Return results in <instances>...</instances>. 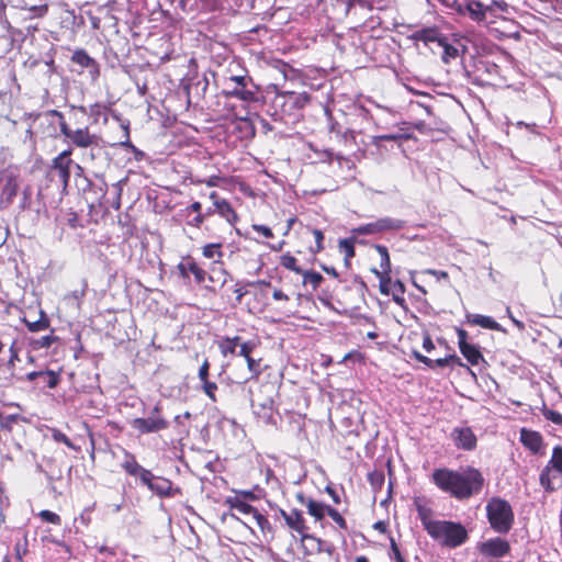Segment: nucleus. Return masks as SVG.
Masks as SVG:
<instances>
[{
  "label": "nucleus",
  "instance_id": "obj_1",
  "mask_svg": "<svg viewBox=\"0 0 562 562\" xmlns=\"http://www.w3.org/2000/svg\"><path fill=\"white\" fill-rule=\"evenodd\" d=\"M432 481L441 491L457 499H468L479 495L485 483L483 474L472 467L462 471L437 469L432 473Z\"/></svg>",
  "mask_w": 562,
  "mask_h": 562
},
{
  "label": "nucleus",
  "instance_id": "obj_2",
  "mask_svg": "<svg viewBox=\"0 0 562 562\" xmlns=\"http://www.w3.org/2000/svg\"><path fill=\"white\" fill-rule=\"evenodd\" d=\"M418 513L425 530L440 546L454 549L468 540V531L460 522L431 519L424 509Z\"/></svg>",
  "mask_w": 562,
  "mask_h": 562
},
{
  "label": "nucleus",
  "instance_id": "obj_3",
  "mask_svg": "<svg viewBox=\"0 0 562 562\" xmlns=\"http://www.w3.org/2000/svg\"><path fill=\"white\" fill-rule=\"evenodd\" d=\"M485 509L488 524L495 532L506 535L510 531L515 514L508 501L494 496L487 501Z\"/></svg>",
  "mask_w": 562,
  "mask_h": 562
},
{
  "label": "nucleus",
  "instance_id": "obj_4",
  "mask_svg": "<svg viewBox=\"0 0 562 562\" xmlns=\"http://www.w3.org/2000/svg\"><path fill=\"white\" fill-rule=\"evenodd\" d=\"M540 485L546 492L552 493L562 486V447L553 448L552 457L539 476Z\"/></svg>",
  "mask_w": 562,
  "mask_h": 562
},
{
  "label": "nucleus",
  "instance_id": "obj_5",
  "mask_svg": "<svg viewBox=\"0 0 562 562\" xmlns=\"http://www.w3.org/2000/svg\"><path fill=\"white\" fill-rule=\"evenodd\" d=\"M131 427L140 435L159 432L169 428V422L164 417L161 406L157 403L146 417H137L131 422Z\"/></svg>",
  "mask_w": 562,
  "mask_h": 562
},
{
  "label": "nucleus",
  "instance_id": "obj_6",
  "mask_svg": "<svg viewBox=\"0 0 562 562\" xmlns=\"http://www.w3.org/2000/svg\"><path fill=\"white\" fill-rule=\"evenodd\" d=\"M53 113L61 120L59 122L60 132L74 146L79 148H88L90 145L101 138V136L97 134H91L88 127L76 130L70 128L68 124L63 120L64 116L60 112L55 110Z\"/></svg>",
  "mask_w": 562,
  "mask_h": 562
},
{
  "label": "nucleus",
  "instance_id": "obj_7",
  "mask_svg": "<svg viewBox=\"0 0 562 562\" xmlns=\"http://www.w3.org/2000/svg\"><path fill=\"white\" fill-rule=\"evenodd\" d=\"M405 225L406 222L403 220L385 216L380 217L371 223L360 225L355 228L353 232L358 235H374L386 232H398L403 229Z\"/></svg>",
  "mask_w": 562,
  "mask_h": 562
},
{
  "label": "nucleus",
  "instance_id": "obj_8",
  "mask_svg": "<svg viewBox=\"0 0 562 562\" xmlns=\"http://www.w3.org/2000/svg\"><path fill=\"white\" fill-rule=\"evenodd\" d=\"M121 465L127 474L137 477L143 485L150 490V486H153L156 475H154L150 470L143 468L136 461L134 454L125 451V459Z\"/></svg>",
  "mask_w": 562,
  "mask_h": 562
},
{
  "label": "nucleus",
  "instance_id": "obj_9",
  "mask_svg": "<svg viewBox=\"0 0 562 562\" xmlns=\"http://www.w3.org/2000/svg\"><path fill=\"white\" fill-rule=\"evenodd\" d=\"M71 149L61 151L58 156L53 159L52 172L57 178L58 182L67 188L70 179V166L74 164L71 158Z\"/></svg>",
  "mask_w": 562,
  "mask_h": 562
},
{
  "label": "nucleus",
  "instance_id": "obj_10",
  "mask_svg": "<svg viewBox=\"0 0 562 562\" xmlns=\"http://www.w3.org/2000/svg\"><path fill=\"white\" fill-rule=\"evenodd\" d=\"M286 525L295 530L296 532L301 533L302 540H308L316 544L315 550L317 552L322 551L323 541L319 538H316L312 535L306 533L307 527L305 525V520L303 518V515L300 510L293 509L289 513V517H285Z\"/></svg>",
  "mask_w": 562,
  "mask_h": 562
},
{
  "label": "nucleus",
  "instance_id": "obj_11",
  "mask_svg": "<svg viewBox=\"0 0 562 562\" xmlns=\"http://www.w3.org/2000/svg\"><path fill=\"white\" fill-rule=\"evenodd\" d=\"M458 346L462 356L472 364L477 366L484 361L477 346L468 342V333L462 328H457Z\"/></svg>",
  "mask_w": 562,
  "mask_h": 562
},
{
  "label": "nucleus",
  "instance_id": "obj_12",
  "mask_svg": "<svg viewBox=\"0 0 562 562\" xmlns=\"http://www.w3.org/2000/svg\"><path fill=\"white\" fill-rule=\"evenodd\" d=\"M479 551L484 557L498 559L509 553L510 546L507 540L497 537L480 543Z\"/></svg>",
  "mask_w": 562,
  "mask_h": 562
},
{
  "label": "nucleus",
  "instance_id": "obj_13",
  "mask_svg": "<svg viewBox=\"0 0 562 562\" xmlns=\"http://www.w3.org/2000/svg\"><path fill=\"white\" fill-rule=\"evenodd\" d=\"M70 60L80 68L86 69L91 81H95L100 76V66L98 61L89 56L85 49H76Z\"/></svg>",
  "mask_w": 562,
  "mask_h": 562
},
{
  "label": "nucleus",
  "instance_id": "obj_14",
  "mask_svg": "<svg viewBox=\"0 0 562 562\" xmlns=\"http://www.w3.org/2000/svg\"><path fill=\"white\" fill-rule=\"evenodd\" d=\"M451 439L457 448L462 450H474L476 448V436L470 427H457L451 432Z\"/></svg>",
  "mask_w": 562,
  "mask_h": 562
},
{
  "label": "nucleus",
  "instance_id": "obj_15",
  "mask_svg": "<svg viewBox=\"0 0 562 562\" xmlns=\"http://www.w3.org/2000/svg\"><path fill=\"white\" fill-rule=\"evenodd\" d=\"M283 100L282 108L284 112L303 109L310 102V95L305 92H282L278 94L277 100Z\"/></svg>",
  "mask_w": 562,
  "mask_h": 562
},
{
  "label": "nucleus",
  "instance_id": "obj_16",
  "mask_svg": "<svg viewBox=\"0 0 562 562\" xmlns=\"http://www.w3.org/2000/svg\"><path fill=\"white\" fill-rule=\"evenodd\" d=\"M223 94L227 98H237L245 102H254L257 100V90L246 86L225 85Z\"/></svg>",
  "mask_w": 562,
  "mask_h": 562
},
{
  "label": "nucleus",
  "instance_id": "obj_17",
  "mask_svg": "<svg viewBox=\"0 0 562 562\" xmlns=\"http://www.w3.org/2000/svg\"><path fill=\"white\" fill-rule=\"evenodd\" d=\"M491 7L480 0H464L463 15H468L472 21L483 22L486 19Z\"/></svg>",
  "mask_w": 562,
  "mask_h": 562
},
{
  "label": "nucleus",
  "instance_id": "obj_18",
  "mask_svg": "<svg viewBox=\"0 0 562 562\" xmlns=\"http://www.w3.org/2000/svg\"><path fill=\"white\" fill-rule=\"evenodd\" d=\"M520 441L533 454H538L542 449V436L538 431L522 428L520 430Z\"/></svg>",
  "mask_w": 562,
  "mask_h": 562
},
{
  "label": "nucleus",
  "instance_id": "obj_19",
  "mask_svg": "<svg viewBox=\"0 0 562 562\" xmlns=\"http://www.w3.org/2000/svg\"><path fill=\"white\" fill-rule=\"evenodd\" d=\"M297 499L302 505H305L307 512L316 520H322L327 512V505L316 502L312 498H305L303 494H297Z\"/></svg>",
  "mask_w": 562,
  "mask_h": 562
},
{
  "label": "nucleus",
  "instance_id": "obj_20",
  "mask_svg": "<svg viewBox=\"0 0 562 562\" xmlns=\"http://www.w3.org/2000/svg\"><path fill=\"white\" fill-rule=\"evenodd\" d=\"M468 323L472 325L480 326L482 328L492 329L502 331L504 330L501 324H498L496 321H494L490 316L481 315V314H468L467 315Z\"/></svg>",
  "mask_w": 562,
  "mask_h": 562
},
{
  "label": "nucleus",
  "instance_id": "obj_21",
  "mask_svg": "<svg viewBox=\"0 0 562 562\" xmlns=\"http://www.w3.org/2000/svg\"><path fill=\"white\" fill-rule=\"evenodd\" d=\"M412 38L423 42L425 45L429 43H437L439 45V42L442 40L441 34L435 27L418 30L412 35Z\"/></svg>",
  "mask_w": 562,
  "mask_h": 562
},
{
  "label": "nucleus",
  "instance_id": "obj_22",
  "mask_svg": "<svg viewBox=\"0 0 562 562\" xmlns=\"http://www.w3.org/2000/svg\"><path fill=\"white\" fill-rule=\"evenodd\" d=\"M182 276H187L188 272L194 276L196 283L201 284L205 281L206 272L200 268L193 260H188L187 262H181L178 266Z\"/></svg>",
  "mask_w": 562,
  "mask_h": 562
},
{
  "label": "nucleus",
  "instance_id": "obj_23",
  "mask_svg": "<svg viewBox=\"0 0 562 562\" xmlns=\"http://www.w3.org/2000/svg\"><path fill=\"white\" fill-rule=\"evenodd\" d=\"M172 482L166 477L162 476H156L153 483V486H150V491L160 496V497H169L172 495Z\"/></svg>",
  "mask_w": 562,
  "mask_h": 562
},
{
  "label": "nucleus",
  "instance_id": "obj_24",
  "mask_svg": "<svg viewBox=\"0 0 562 562\" xmlns=\"http://www.w3.org/2000/svg\"><path fill=\"white\" fill-rule=\"evenodd\" d=\"M87 149L88 151H86L82 157L85 162H93L106 154L102 137L94 142L92 145H90Z\"/></svg>",
  "mask_w": 562,
  "mask_h": 562
},
{
  "label": "nucleus",
  "instance_id": "obj_25",
  "mask_svg": "<svg viewBox=\"0 0 562 562\" xmlns=\"http://www.w3.org/2000/svg\"><path fill=\"white\" fill-rule=\"evenodd\" d=\"M19 191V183L15 177L10 176L7 178L5 183L1 191V199L7 203H12Z\"/></svg>",
  "mask_w": 562,
  "mask_h": 562
},
{
  "label": "nucleus",
  "instance_id": "obj_26",
  "mask_svg": "<svg viewBox=\"0 0 562 562\" xmlns=\"http://www.w3.org/2000/svg\"><path fill=\"white\" fill-rule=\"evenodd\" d=\"M41 378H47V386L49 389H54L57 386L58 382H59V375L57 373H55L54 371H33V372H30L26 374V379L30 381V382H34L36 381L37 379L40 380Z\"/></svg>",
  "mask_w": 562,
  "mask_h": 562
},
{
  "label": "nucleus",
  "instance_id": "obj_27",
  "mask_svg": "<svg viewBox=\"0 0 562 562\" xmlns=\"http://www.w3.org/2000/svg\"><path fill=\"white\" fill-rule=\"evenodd\" d=\"M214 206L218 214L228 223L233 224L237 220V214L226 200H215Z\"/></svg>",
  "mask_w": 562,
  "mask_h": 562
},
{
  "label": "nucleus",
  "instance_id": "obj_28",
  "mask_svg": "<svg viewBox=\"0 0 562 562\" xmlns=\"http://www.w3.org/2000/svg\"><path fill=\"white\" fill-rule=\"evenodd\" d=\"M227 504L243 515L254 516L257 509L238 497H229Z\"/></svg>",
  "mask_w": 562,
  "mask_h": 562
},
{
  "label": "nucleus",
  "instance_id": "obj_29",
  "mask_svg": "<svg viewBox=\"0 0 562 562\" xmlns=\"http://www.w3.org/2000/svg\"><path fill=\"white\" fill-rule=\"evenodd\" d=\"M83 114H89L94 122H98L101 116H104V121H106V105L101 103H94L90 105L89 111L85 106L78 108Z\"/></svg>",
  "mask_w": 562,
  "mask_h": 562
},
{
  "label": "nucleus",
  "instance_id": "obj_30",
  "mask_svg": "<svg viewBox=\"0 0 562 562\" xmlns=\"http://www.w3.org/2000/svg\"><path fill=\"white\" fill-rule=\"evenodd\" d=\"M240 344V337L235 336L233 338L226 337L220 342V349L224 357L227 355H234L236 352V348Z\"/></svg>",
  "mask_w": 562,
  "mask_h": 562
},
{
  "label": "nucleus",
  "instance_id": "obj_31",
  "mask_svg": "<svg viewBox=\"0 0 562 562\" xmlns=\"http://www.w3.org/2000/svg\"><path fill=\"white\" fill-rule=\"evenodd\" d=\"M438 46L443 49L441 59L445 64H449L452 59H456L459 56V49L450 45L445 38L439 42Z\"/></svg>",
  "mask_w": 562,
  "mask_h": 562
},
{
  "label": "nucleus",
  "instance_id": "obj_32",
  "mask_svg": "<svg viewBox=\"0 0 562 562\" xmlns=\"http://www.w3.org/2000/svg\"><path fill=\"white\" fill-rule=\"evenodd\" d=\"M337 4L342 5L344 14H348L352 5H359L362 9L371 10L373 7L370 0H335Z\"/></svg>",
  "mask_w": 562,
  "mask_h": 562
},
{
  "label": "nucleus",
  "instance_id": "obj_33",
  "mask_svg": "<svg viewBox=\"0 0 562 562\" xmlns=\"http://www.w3.org/2000/svg\"><path fill=\"white\" fill-rule=\"evenodd\" d=\"M375 249L381 257L380 268L381 271L391 272V261L387 248L383 245H375Z\"/></svg>",
  "mask_w": 562,
  "mask_h": 562
},
{
  "label": "nucleus",
  "instance_id": "obj_34",
  "mask_svg": "<svg viewBox=\"0 0 562 562\" xmlns=\"http://www.w3.org/2000/svg\"><path fill=\"white\" fill-rule=\"evenodd\" d=\"M228 277L229 274L225 269L213 268L212 273L209 276V280L223 286L227 282Z\"/></svg>",
  "mask_w": 562,
  "mask_h": 562
},
{
  "label": "nucleus",
  "instance_id": "obj_35",
  "mask_svg": "<svg viewBox=\"0 0 562 562\" xmlns=\"http://www.w3.org/2000/svg\"><path fill=\"white\" fill-rule=\"evenodd\" d=\"M202 254L205 258L212 259L217 257L218 259L215 261L220 262V259L223 257V252L221 250V244H207L203 247Z\"/></svg>",
  "mask_w": 562,
  "mask_h": 562
},
{
  "label": "nucleus",
  "instance_id": "obj_36",
  "mask_svg": "<svg viewBox=\"0 0 562 562\" xmlns=\"http://www.w3.org/2000/svg\"><path fill=\"white\" fill-rule=\"evenodd\" d=\"M201 390L213 403L217 402V397L215 394L217 390V384L215 382H212L209 379L201 381Z\"/></svg>",
  "mask_w": 562,
  "mask_h": 562
},
{
  "label": "nucleus",
  "instance_id": "obj_37",
  "mask_svg": "<svg viewBox=\"0 0 562 562\" xmlns=\"http://www.w3.org/2000/svg\"><path fill=\"white\" fill-rule=\"evenodd\" d=\"M20 420H25V419L19 414H11L8 416L2 415V419L0 420V427H1V429H4V430L11 432L12 428H13V424H16Z\"/></svg>",
  "mask_w": 562,
  "mask_h": 562
},
{
  "label": "nucleus",
  "instance_id": "obj_38",
  "mask_svg": "<svg viewBox=\"0 0 562 562\" xmlns=\"http://www.w3.org/2000/svg\"><path fill=\"white\" fill-rule=\"evenodd\" d=\"M281 265H282L284 268H286V269H289V270H291V271L296 272L297 274H301V273H303V271H304L303 269H301V268L297 266V260H296V258H295V257H293L292 255H289V254L283 255V256L281 257Z\"/></svg>",
  "mask_w": 562,
  "mask_h": 562
},
{
  "label": "nucleus",
  "instance_id": "obj_39",
  "mask_svg": "<svg viewBox=\"0 0 562 562\" xmlns=\"http://www.w3.org/2000/svg\"><path fill=\"white\" fill-rule=\"evenodd\" d=\"M372 272L379 278L380 280V291L383 294H389V283L391 282L390 272L386 271H380L378 269H372Z\"/></svg>",
  "mask_w": 562,
  "mask_h": 562
},
{
  "label": "nucleus",
  "instance_id": "obj_40",
  "mask_svg": "<svg viewBox=\"0 0 562 562\" xmlns=\"http://www.w3.org/2000/svg\"><path fill=\"white\" fill-rule=\"evenodd\" d=\"M124 130H125V140L121 143V146H124L127 149H130L134 154V157L136 160H142L144 157V153L131 143L127 125L124 126Z\"/></svg>",
  "mask_w": 562,
  "mask_h": 562
},
{
  "label": "nucleus",
  "instance_id": "obj_41",
  "mask_svg": "<svg viewBox=\"0 0 562 562\" xmlns=\"http://www.w3.org/2000/svg\"><path fill=\"white\" fill-rule=\"evenodd\" d=\"M303 276V279H304V283L305 284H311L312 288L315 290L319 284L321 282L323 281V277L322 274H319L318 272H308V271H303V273H301Z\"/></svg>",
  "mask_w": 562,
  "mask_h": 562
},
{
  "label": "nucleus",
  "instance_id": "obj_42",
  "mask_svg": "<svg viewBox=\"0 0 562 562\" xmlns=\"http://www.w3.org/2000/svg\"><path fill=\"white\" fill-rule=\"evenodd\" d=\"M339 249L345 254V261L348 263V260L355 256L353 243L349 239H340Z\"/></svg>",
  "mask_w": 562,
  "mask_h": 562
},
{
  "label": "nucleus",
  "instance_id": "obj_43",
  "mask_svg": "<svg viewBox=\"0 0 562 562\" xmlns=\"http://www.w3.org/2000/svg\"><path fill=\"white\" fill-rule=\"evenodd\" d=\"M38 517L45 522H49L57 526L61 524L60 516L47 509L41 510L38 513Z\"/></svg>",
  "mask_w": 562,
  "mask_h": 562
},
{
  "label": "nucleus",
  "instance_id": "obj_44",
  "mask_svg": "<svg viewBox=\"0 0 562 562\" xmlns=\"http://www.w3.org/2000/svg\"><path fill=\"white\" fill-rule=\"evenodd\" d=\"M246 361H247L248 370L251 373L249 379H257L261 373L260 360H255L250 356V357L246 358Z\"/></svg>",
  "mask_w": 562,
  "mask_h": 562
},
{
  "label": "nucleus",
  "instance_id": "obj_45",
  "mask_svg": "<svg viewBox=\"0 0 562 562\" xmlns=\"http://www.w3.org/2000/svg\"><path fill=\"white\" fill-rule=\"evenodd\" d=\"M225 85H229V86L237 85V86H246V87L251 86L252 88H255V86L251 82V79L247 76H233L225 81Z\"/></svg>",
  "mask_w": 562,
  "mask_h": 562
},
{
  "label": "nucleus",
  "instance_id": "obj_46",
  "mask_svg": "<svg viewBox=\"0 0 562 562\" xmlns=\"http://www.w3.org/2000/svg\"><path fill=\"white\" fill-rule=\"evenodd\" d=\"M252 519L256 521L257 526L260 528L262 532L271 531V525L269 520L258 510L252 516Z\"/></svg>",
  "mask_w": 562,
  "mask_h": 562
},
{
  "label": "nucleus",
  "instance_id": "obj_47",
  "mask_svg": "<svg viewBox=\"0 0 562 562\" xmlns=\"http://www.w3.org/2000/svg\"><path fill=\"white\" fill-rule=\"evenodd\" d=\"M326 514L342 529L347 528L344 517L333 507L328 506Z\"/></svg>",
  "mask_w": 562,
  "mask_h": 562
},
{
  "label": "nucleus",
  "instance_id": "obj_48",
  "mask_svg": "<svg viewBox=\"0 0 562 562\" xmlns=\"http://www.w3.org/2000/svg\"><path fill=\"white\" fill-rule=\"evenodd\" d=\"M254 348H255V344L251 341L240 342L238 356H241L246 359V358L250 357V353L254 350Z\"/></svg>",
  "mask_w": 562,
  "mask_h": 562
},
{
  "label": "nucleus",
  "instance_id": "obj_49",
  "mask_svg": "<svg viewBox=\"0 0 562 562\" xmlns=\"http://www.w3.org/2000/svg\"><path fill=\"white\" fill-rule=\"evenodd\" d=\"M543 415L548 420H551L552 423H554L557 425H562V414H560L559 412H555L552 409H546L543 412Z\"/></svg>",
  "mask_w": 562,
  "mask_h": 562
},
{
  "label": "nucleus",
  "instance_id": "obj_50",
  "mask_svg": "<svg viewBox=\"0 0 562 562\" xmlns=\"http://www.w3.org/2000/svg\"><path fill=\"white\" fill-rule=\"evenodd\" d=\"M53 438H54L55 441L61 442V443L66 445L69 448H75L74 443L71 442V440L64 432H61L59 430H54L53 431Z\"/></svg>",
  "mask_w": 562,
  "mask_h": 562
},
{
  "label": "nucleus",
  "instance_id": "obj_51",
  "mask_svg": "<svg viewBox=\"0 0 562 562\" xmlns=\"http://www.w3.org/2000/svg\"><path fill=\"white\" fill-rule=\"evenodd\" d=\"M402 138V135L398 134H385L373 136L372 144L379 146L382 140H398Z\"/></svg>",
  "mask_w": 562,
  "mask_h": 562
},
{
  "label": "nucleus",
  "instance_id": "obj_52",
  "mask_svg": "<svg viewBox=\"0 0 562 562\" xmlns=\"http://www.w3.org/2000/svg\"><path fill=\"white\" fill-rule=\"evenodd\" d=\"M209 371H210V362L207 361V359H205L198 372V378H199L200 382L209 379Z\"/></svg>",
  "mask_w": 562,
  "mask_h": 562
},
{
  "label": "nucleus",
  "instance_id": "obj_53",
  "mask_svg": "<svg viewBox=\"0 0 562 562\" xmlns=\"http://www.w3.org/2000/svg\"><path fill=\"white\" fill-rule=\"evenodd\" d=\"M252 228L260 233L261 235H263L266 238H272L273 237V233L272 231L268 227V226H265V225H252Z\"/></svg>",
  "mask_w": 562,
  "mask_h": 562
},
{
  "label": "nucleus",
  "instance_id": "obj_54",
  "mask_svg": "<svg viewBox=\"0 0 562 562\" xmlns=\"http://www.w3.org/2000/svg\"><path fill=\"white\" fill-rule=\"evenodd\" d=\"M313 235L316 241V251H321L323 247L324 234L319 229H314Z\"/></svg>",
  "mask_w": 562,
  "mask_h": 562
},
{
  "label": "nucleus",
  "instance_id": "obj_55",
  "mask_svg": "<svg viewBox=\"0 0 562 562\" xmlns=\"http://www.w3.org/2000/svg\"><path fill=\"white\" fill-rule=\"evenodd\" d=\"M423 348L427 351V352H430L431 350L435 349V345L431 340V337L429 335H425L424 336V339H423Z\"/></svg>",
  "mask_w": 562,
  "mask_h": 562
},
{
  "label": "nucleus",
  "instance_id": "obj_56",
  "mask_svg": "<svg viewBox=\"0 0 562 562\" xmlns=\"http://www.w3.org/2000/svg\"><path fill=\"white\" fill-rule=\"evenodd\" d=\"M391 548L394 553V558H395L396 562H405V560L403 559L401 551L394 540H391Z\"/></svg>",
  "mask_w": 562,
  "mask_h": 562
},
{
  "label": "nucleus",
  "instance_id": "obj_57",
  "mask_svg": "<svg viewBox=\"0 0 562 562\" xmlns=\"http://www.w3.org/2000/svg\"><path fill=\"white\" fill-rule=\"evenodd\" d=\"M447 360H448V364L449 366H459V367H463V362L461 360L460 357H458L457 355H449L447 356Z\"/></svg>",
  "mask_w": 562,
  "mask_h": 562
},
{
  "label": "nucleus",
  "instance_id": "obj_58",
  "mask_svg": "<svg viewBox=\"0 0 562 562\" xmlns=\"http://www.w3.org/2000/svg\"><path fill=\"white\" fill-rule=\"evenodd\" d=\"M204 222V215L201 213L196 214L192 220L188 222L189 225L200 227Z\"/></svg>",
  "mask_w": 562,
  "mask_h": 562
},
{
  "label": "nucleus",
  "instance_id": "obj_59",
  "mask_svg": "<svg viewBox=\"0 0 562 562\" xmlns=\"http://www.w3.org/2000/svg\"><path fill=\"white\" fill-rule=\"evenodd\" d=\"M86 289H87V282L85 281L83 282V288L80 291H78V290L74 291L71 293V296L75 300L80 301L85 296V294H86Z\"/></svg>",
  "mask_w": 562,
  "mask_h": 562
},
{
  "label": "nucleus",
  "instance_id": "obj_60",
  "mask_svg": "<svg viewBox=\"0 0 562 562\" xmlns=\"http://www.w3.org/2000/svg\"><path fill=\"white\" fill-rule=\"evenodd\" d=\"M272 297L276 301H288L289 300V296L286 294H284L281 290H274L272 293Z\"/></svg>",
  "mask_w": 562,
  "mask_h": 562
},
{
  "label": "nucleus",
  "instance_id": "obj_61",
  "mask_svg": "<svg viewBox=\"0 0 562 562\" xmlns=\"http://www.w3.org/2000/svg\"><path fill=\"white\" fill-rule=\"evenodd\" d=\"M325 491L331 496L333 501L336 504L340 503L339 495L336 493V491L334 488H331L330 486H326Z\"/></svg>",
  "mask_w": 562,
  "mask_h": 562
},
{
  "label": "nucleus",
  "instance_id": "obj_62",
  "mask_svg": "<svg viewBox=\"0 0 562 562\" xmlns=\"http://www.w3.org/2000/svg\"><path fill=\"white\" fill-rule=\"evenodd\" d=\"M29 328L32 331H38L41 329H44L45 325L42 322H35V323L30 324Z\"/></svg>",
  "mask_w": 562,
  "mask_h": 562
},
{
  "label": "nucleus",
  "instance_id": "obj_63",
  "mask_svg": "<svg viewBox=\"0 0 562 562\" xmlns=\"http://www.w3.org/2000/svg\"><path fill=\"white\" fill-rule=\"evenodd\" d=\"M434 363H435V368H443L446 366H449L447 357L436 359V360H434Z\"/></svg>",
  "mask_w": 562,
  "mask_h": 562
},
{
  "label": "nucleus",
  "instance_id": "obj_64",
  "mask_svg": "<svg viewBox=\"0 0 562 562\" xmlns=\"http://www.w3.org/2000/svg\"><path fill=\"white\" fill-rule=\"evenodd\" d=\"M202 205L200 202H193L187 210H190L196 214L201 213Z\"/></svg>",
  "mask_w": 562,
  "mask_h": 562
}]
</instances>
